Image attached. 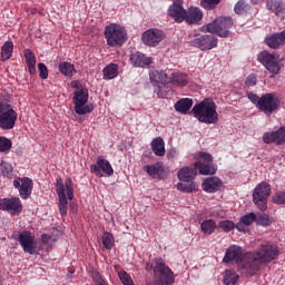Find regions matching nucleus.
<instances>
[{
  "label": "nucleus",
  "mask_w": 285,
  "mask_h": 285,
  "mask_svg": "<svg viewBox=\"0 0 285 285\" xmlns=\"http://www.w3.org/2000/svg\"><path fill=\"white\" fill-rule=\"evenodd\" d=\"M279 255L277 245L273 243H263L255 253H249L250 267L247 269L249 277L259 273L262 264H268L273 262Z\"/></svg>",
  "instance_id": "nucleus-1"
},
{
  "label": "nucleus",
  "mask_w": 285,
  "mask_h": 285,
  "mask_svg": "<svg viewBox=\"0 0 285 285\" xmlns=\"http://www.w3.org/2000/svg\"><path fill=\"white\" fill-rule=\"evenodd\" d=\"M194 117L200 124H217L219 121V114H217V105L210 98H205L199 104L195 105L191 109Z\"/></svg>",
  "instance_id": "nucleus-2"
},
{
  "label": "nucleus",
  "mask_w": 285,
  "mask_h": 285,
  "mask_svg": "<svg viewBox=\"0 0 285 285\" xmlns=\"http://www.w3.org/2000/svg\"><path fill=\"white\" fill-rule=\"evenodd\" d=\"M56 193L58 195V208L60 215L65 217L68 215V199L72 202L75 199V188L72 187V179L67 178L63 183L61 177L56 179Z\"/></svg>",
  "instance_id": "nucleus-3"
},
{
  "label": "nucleus",
  "mask_w": 285,
  "mask_h": 285,
  "mask_svg": "<svg viewBox=\"0 0 285 285\" xmlns=\"http://www.w3.org/2000/svg\"><path fill=\"white\" fill-rule=\"evenodd\" d=\"M250 253L244 254L242 247L233 245L227 248L223 262L225 264H230V262H235L238 266V269L246 275V277H250V273L248 272L250 268Z\"/></svg>",
  "instance_id": "nucleus-4"
},
{
  "label": "nucleus",
  "mask_w": 285,
  "mask_h": 285,
  "mask_svg": "<svg viewBox=\"0 0 285 285\" xmlns=\"http://www.w3.org/2000/svg\"><path fill=\"white\" fill-rule=\"evenodd\" d=\"M105 39L110 48H119L126 43L128 31L121 24L110 23L105 27Z\"/></svg>",
  "instance_id": "nucleus-5"
},
{
  "label": "nucleus",
  "mask_w": 285,
  "mask_h": 285,
  "mask_svg": "<svg viewBox=\"0 0 285 285\" xmlns=\"http://www.w3.org/2000/svg\"><path fill=\"white\" fill-rule=\"evenodd\" d=\"M154 279L157 285H170L175 282V273L166 265L163 258L154 259Z\"/></svg>",
  "instance_id": "nucleus-6"
},
{
  "label": "nucleus",
  "mask_w": 285,
  "mask_h": 285,
  "mask_svg": "<svg viewBox=\"0 0 285 285\" xmlns=\"http://www.w3.org/2000/svg\"><path fill=\"white\" fill-rule=\"evenodd\" d=\"M230 28H233L232 18H216L213 22L202 27L204 32L217 35V37H220L222 39H226V37L230 35Z\"/></svg>",
  "instance_id": "nucleus-7"
},
{
  "label": "nucleus",
  "mask_w": 285,
  "mask_h": 285,
  "mask_svg": "<svg viewBox=\"0 0 285 285\" xmlns=\"http://www.w3.org/2000/svg\"><path fill=\"white\" fill-rule=\"evenodd\" d=\"M258 61L262 63V66H264L267 72L272 75V77L279 75V71L282 70V63L278 53L263 51L258 55Z\"/></svg>",
  "instance_id": "nucleus-8"
},
{
  "label": "nucleus",
  "mask_w": 285,
  "mask_h": 285,
  "mask_svg": "<svg viewBox=\"0 0 285 285\" xmlns=\"http://www.w3.org/2000/svg\"><path fill=\"white\" fill-rule=\"evenodd\" d=\"M268 197H271V184L263 181L253 191V202L259 210L268 208Z\"/></svg>",
  "instance_id": "nucleus-9"
},
{
  "label": "nucleus",
  "mask_w": 285,
  "mask_h": 285,
  "mask_svg": "<svg viewBox=\"0 0 285 285\" xmlns=\"http://www.w3.org/2000/svg\"><path fill=\"white\" fill-rule=\"evenodd\" d=\"M17 111L8 104H0V128L12 130L17 124Z\"/></svg>",
  "instance_id": "nucleus-10"
},
{
  "label": "nucleus",
  "mask_w": 285,
  "mask_h": 285,
  "mask_svg": "<svg viewBox=\"0 0 285 285\" xmlns=\"http://www.w3.org/2000/svg\"><path fill=\"white\" fill-rule=\"evenodd\" d=\"M73 105L76 115H88L92 105H88V89L81 88L73 92Z\"/></svg>",
  "instance_id": "nucleus-11"
},
{
  "label": "nucleus",
  "mask_w": 285,
  "mask_h": 285,
  "mask_svg": "<svg viewBox=\"0 0 285 285\" xmlns=\"http://www.w3.org/2000/svg\"><path fill=\"white\" fill-rule=\"evenodd\" d=\"M279 98H277L275 94H265L261 97L258 110H262V112L271 116L275 112V110H277V108H279Z\"/></svg>",
  "instance_id": "nucleus-12"
},
{
  "label": "nucleus",
  "mask_w": 285,
  "mask_h": 285,
  "mask_svg": "<svg viewBox=\"0 0 285 285\" xmlns=\"http://www.w3.org/2000/svg\"><path fill=\"white\" fill-rule=\"evenodd\" d=\"M217 43L218 39L213 35L199 36L198 38H194L190 41V46L198 48V50H203V52H206V50H213V48H217Z\"/></svg>",
  "instance_id": "nucleus-13"
},
{
  "label": "nucleus",
  "mask_w": 285,
  "mask_h": 285,
  "mask_svg": "<svg viewBox=\"0 0 285 285\" xmlns=\"http://www.w3.org/2000/svg\"><path fill=\"white\" fill-rule=\"evenodd\" d=\"M141 39L145 46L155 48L156 46H159L164 39H166V35L159 29H148L142 33Z\"/></svg>",
  "instance_id": "nucleus-14"
},
{
  "label": "nucleus",
  "mask_w": 285,
  "mask_h": 285,
  "mask_svg": "<svg viewBox=\"0 0 285 285\" xmlns=\"http://www.w3.org/2000/svg\"><path fill=\"white\" fill-rule=\"evenodd\" d=\"M91 173H95L97 177H104V174L108 177H112L115 175V169H112V165L110 161L106 160L104 156H99L95 165L90 166ZM101 171L104 174H101Z\"/></svg>",
  "instance_id": "nucleus-15"
},
{
  "label": "nucleus",
  "mask_w": 285,
  "mask_h": 285,
  "mask_svg": "<svg viewBox=\"0 0 285 285\" xmlns=\"http://www.w3.org/2000/svg\"><path fill=\"white\" fill-rule=\"evenodd\" d=\"M14 188H18L21 199H28L32 195L35 184L29 177L16 178L13 180Z\"/></svg>",
  "instance_id": "nucleus-16"
},
{
  "label": "nucleus",
  "mask_w": 285,
  "mask_h": 285,
  "mask_svg": "<svg viewBox=\"0 0 285 285\" xmlns=\"http://www.w3.org/2000/svg\"><path fill=\"white\" fill-rule=\"evenodd\" d=\"M0 210H7V213H11V215H19V213L23 210V205L19 197L3 198L0 202Z\"/></svg>",
  "instance_id": "nucleus-17"
},
{
  "label": "nucleus",
  "mask_w": 285,
  "mask_h": 285,
  "mask_svg": "<svg viewBox=\"0 0 285 285\" xmlns=\"http://www.w3.org/2000/svg\"><path fill=\"white\" fill-rule=\"evenodd\" d=\"M149 79L151 85L155 88H158L157 95H159V90H161V88H166V86H168V73H166V71L153 70L149 72Z\"/></svg>",
  "instance_id": "nucleus-18"
},
{
  "label": "nucleus",
  "mask_w": 285,
  "mask_h": 285,
  "mask_svg": "<svg viewBox=\"0 0 285 285\" xmlns=\"http://www.w3.org/2000/svg\"><path fill=\"white\" fill-rule=\"evenodd\" d=\"M18 240L20 242V245L22 246L24 253H28L29 255H35V236H32L30 232L20 233Z\"/></svg>",
  "instance_id": "nucleus-19"
},
{
  "label": "nucleus",
  "mask_w": 285,
  "mask_h": 285,
  "mask_svg": "<svg viewBox=\"0 0 285 285\" xmlns=\"http://www.w3.org/2000/svg\"><path fill=\"white\" fill-rule=\"evenodd\" d=\"M204 19V12H202V9L190 7L187 11H185V19L186 23H189V26H193L195 23H199Z\"/></svg>",
  "instance_id": "nucleus-20"
},
{
  "label": "nucleus",
  "mask_w": 285,
  "mask_h": 285,
  "mask_svg": "<svg viewBox=\"0 0 285 285\" xmlns=\"http://www.w3.org/2000/svg\"><path fill=\"white\" fill-rule=\"evenodd\" d=\"M265 144H285V127L277 131L267 132L263 136Z\"/></svg>",
  "instance_id": "nucleus-21"
},
{
  "label": "nucleus",
  "mask_w": 285,
  "mask_h": 285,
  "mask_svg": "<svg viewBox=\"0 0 285 285\" xmlns=\"http://www.w3.org/2000/svg\"><path fill=\"white\" fill-rule=\"evenodd\" d=\"M202 188L205 193H217L222 188V179L217 176L208 177L203 180Z\"/></svg>",
  "instance_id": "nucleus-22"
},
{
  "label": "nucleus",
  "mask_w": 285,
  "mask_h": 285,
  "mask_svg": "<svg viewBox=\"0 0 285 285\" xmlns=\"http://www.w3.org/2000/svg\"><path fill=\"white\" fill-rule=\"evenodd\" d=\"M130 61L135 68H146V66L153 63V58L146 57V55L138 51L131 53Z\"/></svg>",
  "instance_id": "nucleus-23"
},
{
  "label": "nucleus",
  "mask_w": 285,
  "mask_h": 285,
  "mask_svg": "<svg viewBox=\"0 0 285 285\" xmlns=\"http://www.w3.org/2000/svg\"><path fill=\"white\" fill-rule=\"evenodd\" d=\"M169 16L178 23H181L186 17V10L179 2H174L168 9Z\"/></svg>",
  "instance_id": "nucleus-24"
},
{
  "label": "nucleus",
  "mask_w": 285,
  "mask_h": 285,
  "mask_svg": "<svg viewBox=\"0 0 285 285\" xmlns=\"http://www.w3.org/2000/svg\"><path fill=\"white\" fill-rule=\"evenodd\" d=\"M266 46L268 48H272L273 50H277L279 46H284L285 43V30L281 33H275L273 36H269L265 39Z\"/></svg>",
  "instance_id": "nucleus-25"
},
{
  "label": "nucleus",
  "mask_w": 285,
  "mask_h": 285,
  "mask_svg": "<svg viewBox=\"0 0 285 285\" xmlns=\"http://www.w3.org/2000/svg\"><path fill=\"white\" fill-rule=\"evenodd\" d=\"M177 177L180 181H193L197 177V166L194 167H183L178 170Z\"/></svg>",
  "instance_id": "nucleus-26"
},
{
  "label": "nucleus",
  "mask_w": 285,
  "mask_h": 285,
  "mask_svg": "<svg viewBox=\"0 0 285 285\" xmlns=\"http://www.w3.org/2000/svg\"><path fill=\"white\" fill-rule=\"evenodd\" d=\"M144 170H146L147 175L153 177V179H160L161 175H164V164L156 163L154 165H146Z\"/></svg>",
  "instance_id": "nucleus-27"
},
{
  "label": "nucleus",
  "mask_w": 285,
  "mask_h": 285,
  "mask_svg": "<svg viewBox=\"0 0 285 285\" xmlns=\"http://www.w3.org/2000/svg\"><path fill=\"white\" fill-rule=\"evenodd\" d=\"M24 59L30 75H37V58L35 57V53H32V50H24Z\"/></svg>",
  "instance_id": "nucleus-28"
},
{
  "label": "nucleus",
  "mask_w": 285,
  "mask_h": 285,
  "mask_svg": "<svg viewBox=\"0 0 285 285\" xmlns=\"http://www.w3.org/2000/svg\"><path fill=\"white\" fill-rule=\"evenodd\" d=\"M151 150L157 157H164L166 155V146L164 144V138L157 137L151 141Z\"/></svg>",
  "instance_id": "nucleus-29"
},
{
  "label": "nucleus",
  "mask_w": 285,
  "mask_h": 285,
  "mask_svg": "<svg viewBox=\"0 0 285 285\" xmlns=\"http://www.w3.org/2000/svg\"><path fill=\"white\" fill-rule=\"evenodd\" d=\"M199 175H215L217 173V165L213 163H195Z\"/></svg>",
  "instance_id": "nucleus-30"
},
{
  "label": "nucleus",
  "mask_w": 285,
  "mask_h": 285,
  "mask_svg": "<svg viewBox=\"0 0 285 285\" xmlns=\"http://www.w3.org/2000/svg\"><path fill=\"white\" fill-rule=\"evenodd\" d=\"M190 108H193V99L190 98H181L175 104V110L181 115H186Z\"/></svg>",
  "instance_id": "nucleus-31"
},
{
  "label": "nucleus",
  "mask_w": 285,
  "mask_h": 285,
  "mask_svg": "<svg viewBox=\"0 0 285 285\" xmlns=\"http://www.w3.org/2000/svg\"><path fill=\"white\" fill-rule=\"evenodd\" d=\"M176 188L180 190V193H197L199 190V187L193 180L178 183Z\"/></svg>",
  "instance_id": "nucleus-32"
},
{
  "label": "nucleus",
  "mask_w": 285,
  "mask_h": 285,
  "mask_svg": "<svg viewBox=\"0 0 285 285\" xmlns=\"http://www.w3.org/2000/svg\"><path fill=\"white\" fill-rule=\"evenodd\" d=\"M170 83L173 86L184 87L188 85V76L181 72H174L171 73Z\"/></svg>",
  "instance_id": "nucleus-33"
},
{
  "label": "nucleus",
  "mask_w": 285,
  "mask_h": 285,
  "mask_svg": "<svg viewBox=\"0 0 285 285\" xmlns=\"http://www.w3.org/2000/svg\"><path fill=\"white\" fill-rule=\"evenodd\" d=\"M267 8L272 10V12H275V14H282L285 10V4L282 0H268Z\"/></svg>",
  "instance_id": "nucleus-34"
},
{
  "label": "nucleus",
  "mask_w": 285,
  "mask_h": 285,
  "mask_svg": "<svg viewBox=\"0 0 285 285\" xmlns=\"http://www.w3.org/2000/svg\"><path fill=\"white\" fill-rule=\"evenodd\" d=\"M12 50H14V45L11 41L4 42L1 48V61H8L12 57Z\"/></svg>",
  "instance_id": "nucleus-35"
},
{
  "label": "nucleus",
  "mask_w": 285,
  "mask_h": 285,
  "mask_svg": "<svg viewBox=\"0 0 285 285\" xmlns=\"http://www.w3.org/2000/svg\"><path fill=\"white\" fill-rule=\"evenodd\" d=\"M101 242L106 250H112V248L115 247V236L109 232L102 233Z\"/></svg>",
  "instance_id": "nucleus-36"
},
{
  "label": "nucleus",
  "mask_w": 285,
  "mask_h": 285,
  "mask_svg": "<svg viewBox=\"0 0 285 285\" xmlns=\"http://www.w3.org/2000/svg\"><path fill=\"white\" fill-rule=\"evenodd\" d=\"M239 279V274L235 271L226 269L224 274V284L225 285H236Z\"/></svg>",
  "instance_id": "nucleus-37"
},
{
  "label": "nucleus",
  "mask_w": 285,
  "mask_h": 285,
  "mask_svg": "<svg viewBox=\"0 0 285 285\" xmlns=\"http://www.w3.org/2000/svg\"><path fill=\"white\" fill-rule=\"evenodd\" d=\"M216 228H217V223H215V220L213 219L204 220L200 224V230L204 233V235H213Z\"/></svg>",
  "instance_id": "nucleus-38"
},
{
  "label": "nucleus",
  "mask_w": 285,
  "mask_h": 285,
  "mask_svg": "<svg viewBox=\"0 0 285 285\" xmlns=\"http://www.w3.org/2000/svg\"><path fill=\"white\" fill-rule=\"evenodd\" d=\"M59 71L65 75V77H72L77 70H75V65L70 62H60L59 63Z\"/></svg>",
  "instance_id": "nucleus-39"
},
{
  "label": "nucleus",
  "mask_w": 285,
  "mask_h": 285,
  "mask_svg": "<svg viewBox=\"0 0 285 285\" xmlns=\"http://www.w3.org/2000/svg\"><path fill=\"white\" fill-rule=\"evenodd\" d=\"M119 67L115 63L107 66L104 69V79H115L119 75Z\"/></svg>",
  "instance_id": "nucleus-40"
},
{
  "label": "nucleus",
  "mask_w": 285,
  "mask_h": 285,
  "mask_svg": "<svg viewBox=\"0 0 285 285\" xmlns=\"http://www.w3.org/2000/svg\"><path fill=\"white\" fill-rule=\"evenodd\" d=\"M273 218L266 214H256V224L257 226H271L273 224Z\"/></svg>",
  "instance_id": "nucleus-41"
},
{
  "label": "nucleus",
  "mask_w": 285,
  "mask_h": 285,
  "mask_svg": "<svg viewBox=\"0 0 285 285\" xmlns=\"http://www.w3.org/2000/svg\"><path fill=\"white\" fill-rule=\"evenodd\" d=\"M12 148V140L0 136V153L8 154Z\"/></svg>",
  "instance_id": "nucleus-42"
},
{
  "label": "nucleus",
  "mask_w": 285,
  "mask_h": 285,
  "mask_svg": "<svg viewBox=\"0 0 285 285\" xmlns=\"http://www.w3.org/2000/svg\"><path fill=\"white\" fill-rule=\"evenodd\" d=\"M196 159H199L196 161V164H213V155L208 153L200 151L195 155Z\"/></svg>",
  "instance_id": "nucleus-43"
},
{
  "label": "nucleus",
  "mask_w": 285,
  "mask_h": 285,
  "mask_svg": "<svg viewBox=\"0 0 285 285\" xmlns=\"http://www.w3.org/2000/svg\"><path fill=\"white\" fill-rule=\"evenodd\" d=\"M219 228H222L224 233H230V230L235 229V223L233 220H220Z\"/></svg>",
  "instance_id": "nucleus-44"
},
{
  "label": "nucleus",
  "mask_w": 285,
  "mask_h": 285,
  "mask_svg": "<svg viewBox=\"0 0 285 285\" xmlns=\"http://www.w3.org/2000/svg\"><path fill=\"white\" fill-rule=\"evenodd\" d=\"M256 219H257V214H255V213H249V214L243 216V217L240 218V222H243V224H244L245 226H250V224H253L254 222H256Z\"/></svg>",
  "instance_id": "nucleus-45"
},
{
  "label": "nucleus",
  "mask_w": 285,
  "mask_h": 285,
  "mask_svg": "<svg viewBox=\"0 0 285 285\" xmlns=\"http://www.w3.org/2000/svg\"><path fill=\"white\" fill-rule=\"evenodd\" d=\"M236 14H243V12H246L248 10V4L244 0H239L235 8H234Z\"/></svg>",
  "instance_id": "nucleus-46"
},
{
  "label": "nucleus",
  "mask_w": 285,
  "mask_h": 285,
  "mask_svg": "<svg viewBox=\"0 0 285 285\" xmlns=\"http://www.w3.org/2000/svg\"><path fill=\"white\" fill-rule=\"evenodd\" d=\"M118 277L124 285H135V283H132V278L126 272H120Z\"/></svg>",
  "instance_id": "nucleus-47"
},
{
  "label": "nucleus",
  "mask_w": 285,
  "mask_h": 285,
  "mask_svg": "<svg viewBox=\"0 0 285 285\" xmlns=\"http://www.w3.org/2000/svg\"><path fill=\"white\" fill-rule=\"evenodd\" d=\"M219 3V0H202V6L205 10H213Z\"/></svg>",
  "instance_id": "nucleus-48"
},
{
  "label": "nucleus",
  "mask_w": 285,
  "mask_h": 285,
  "mask_svg": "<svg viewBox=\"0 0 285 285\" xmlns=\"http://www.w3.org/2000/svg\"><path fill=\"white\" fill-rule=\"evenodd\" d=\"M1 173L3 177H12V165L10 164H2L1 165Z\"/></svg>",
  "instance_id": "nucleus-49"
},
{
  "label": "nucleus",
  "mask_w": 285,
  "mask_h": 285,
  "mask_svg": "<svg viewBox=\"0 0 285 285\" xmlns=\"http://www.w3.org/2000/svg\"><path fill=\"white\" fill-rule=\"evenodd\" d=\"M273 202L274 204H278V205L285 204V191L276 193L273 197Z\"/></svg>",
  "instance_id": "nucleus-50"
},
{
  "label": "nucleus",
  "mask_w": 285,
  "mask_h": 285,
  "mask_svg": "<svg viewBox=\"0 0 285 285\" xmlns=\"http://www.w3.org/2000/svg\"><path fill=\"white\" fill-rule=\"evenodd\" d=\"M247 97H248L249 101H252V104H254V106H256V108H259V102L262 101V98H259V96H257L256 94H253V92H248Z\"/></svg>",
  "instance_id": "nucleus-51"
},
{
  "label": "nucleus",
  "mask_w": 285,
  "mask_h": 285,
  "mask_svg": "<svg viewBox=\"0 0 285 285\" xmlns=\"http://www.w3.org/2000/svg\"><path fill=\"white\" fill-rule=\"evenodd\" d=\"M41 79H48V67L43 62L38 63Z\"/></svg>",
  "instance_id": "nucleus-52"
},
{
  "label": "nucleus",
  "mask_w": 285,
  "mask_h": 285,
  "mask_svg": "<svg viewBox=\"0 0 285 285\" xmlns=\"http://www.w3.org/2000/svg\"><path fill=\"white\" fill-rule=\"evenodd\" d=\"M245 83H246V86H248V87L257 86V76H255V75H249V76L246 78Z\"/></svg>",
  "instance_id": "nucleus-53"
},
{
  "label": "nucleus",
  "mask_w": 285,
  "mask_h": 285,
  "mask_svg": "<svg viewBox=\"0 0 285 285\" xmlns=\"http://www.w3.org/2000/svg\"><path fill=\"white\" fill-rule=\"evenodd\" d=\"M94 282H96V284L101 285L102 283H105L106 281H104V278H101V274H99L98 272H94L91 275Z\"/></svg>",
  "instance_id": "nucleus-54"
},
{
  "label": "nucleus",
  "mask_w": 285,
  "mask_h": 285,
  "mask_svg": "<svg viewBox=\"0 0 285 285\" xmlns=\"http://www.w3.org/2000/svg\"><path fill=\"white\" fill-rule=\"evenodd\" d=\"M235 228H237V230H239V233H245L246 225L240 220L237 225H235Z\"/></svg>",
  "instance_id": "nucleus-55"
},
{
  "label": "nucleus",
  "mask_w": 285,
  "mask_h": 285,
  "mask_svg": "<svg viewBox=\"0 0 285 285\" xmlns=\"http://www.w3.org/2000/svg\"><path fill=\"white\" fill-rule=\"evenodd\" d=\"M71 88H75L76 90H81V83L77 80L71 81Z\"/></svg>",
  "instance_id": "nucleus-56"
},
{
  "label": "nucleus",
  "mask_w": 285,
  "mask_h": 285,
  "mask_svg": "<svg viewBox=\"0 0 285 285\" xmlns=\"http://www.w3.org/2000/svg\"><path fill=\"white\" fill-rule=\"evenodd\" d=\"M50 239V236H48V235H42V242L45 243V244H48V240Z\"/></svg>",
  "instance_id": "nucleus-57"
},
{
  "label": "nucleus",
  "mask_w": 285,
  "mask_h": 285,
  "mask_svg": "<svg viewBox=\"0 0 285 285\" xmlns=\"http://www.w3.org/2000/svg\"><path fill=\"white\" fill-rule=\"evenodd\" d=\"M31 14H37V9H30L29 11Z\"/></svg>",
  "instance_id": "nucleus-58"
},
{
  "label": "nucleus",
  "mask_w": 285,
  "mask_h": 285,
  "mask_svg": "<svg viewBox=\"0 0 285 285\" xmlns=\"http://www.w3.org/2000/svg\"><path fill=\"white\" fill-rule=\"evenodd\" d=\"M71 212H72V213H77V207L71 206Z\"/></svg>",
  "instance_id": "nucleus-59"
},
{
  "label": "nucleus",
  "mask_w": 285,
  "mask_h": 285,
  "mask_svg": "<svg viewBox=\"0 0 285 285\" xmlns=\"http://www.w3.org/2000/svg\"><path fill=\"white\" fill-rule=\"evenodd\" d=\"M252 1V3H259V1H262V0H250Z\"/></svg>",
  "instance_id": "nucleus-60"
}]
</instances>
